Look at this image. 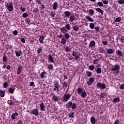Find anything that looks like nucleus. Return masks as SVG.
Wrapping results in <instances>:
<instances>
[{"label":"nucleus","mask_w":124,"mask_h":124,"mask_svg":"<svg viewBox=\"0 0 124 124\" xmlns=\"http://www.w3.org/2000/svg\"><path fill=\"white\" fill-rule=\"evenodd\" d=\"M40 77L42 78H46L47 77V73L46 72H44L41 73Z\"/></svg>","instance_id":"obj_13"},{"label":"nucleus","mask_w":124,"mask_h":124,"mask_svg":"<svg viewBox=\"0 0 124 124\" xmlns=\"http://www.w3.org/2000/svg\"><path fill=\"white\" fill-rule=\"evenodd\" d=\"M89 28L91 30H93L94 28V24H93V23H90Z\"/></svg>","instance_id":"obj_42"},{"label":"nucleus","mask_w":124,"mask_h":124,"mask_svg":"<svg viewBox=\"0 0 124 124\" xmlns=\"http://www.w3.org/2000/svg\"><path fill=\"white\" fill-rule=\"evenodd\" d=\"M28 16V14L27 13H24V14H23L22 16L23 18H27Z\"/></svg>","instance_id":"obj_54"},{"label":"nucleus","mask_w":124,"mask_h":124,"mask_svg":"<svg viewBox=\"0 0 124 124\" xmlns=\"http://www.w3.org/2000/svg\"><path fill=\"white\" fill-rule=\"evenodd\" d=\"M74 21H75V16H70L69 21H70V22H72Z\"/></svg>","instance_id":"obj_27"},{"label":"nucleus","mask_w":124,"mask_h":124,"mask_svg":"<svg viewBox=\"0 0 124 124\" xmlns=\"http://www.w3.org/2000/svg\"><path fill=\"white\" fill-rule=\"evenodd\" d=\"M64 36H65V38L66 40L69 39L70 37V36L69 34H68V33H65V34H64Z\"/></svg>","instance_id":"obj_34"},{"label":"nucleus","mask_w":124,"mask_h":124,"mask_svg":"<svg viewBox=\"0 0 124 124\" xmlns=\"http://www.w3.org/2000/svg\"><path fill=\"white\" fill-rule=\"evenodd\" d=\"M107 53L108 54H112L113 53V50L112 49L109 48L107 50Z\"/></svg>","instance_id":"obj_31"},{"label":"nucleus","mask_w":124,"mask_h":124,"mask_svg":"<svg viewBox=\"0 0 124 124\" xmlns=\"http://www.w3.org/2000/svg\"><path fill=\"white\" fill-rule=\"evenodd\" d=\"M98 62H99L98 60H97V59H95L93 61V63L94 64H98Z\"/></svg>","instance_id":"obj_49"},{"label":"nucleus","mask_w":124,"mask_h":124,"mask_svg":"<svg viewBox=\"0 0 124 124\" xmlns=\"http://www.w3.org/2000/svg\"><path fill=\"white\" fill-rule=\"evenodd\" d=\"M94 78H89V81L87 82V84L89 85H91L94 82Z\"/></svg>","instance_id":"obj_14"},{"label":"nucleus","mask_w":124,"mask_h":124,"mask_svg":"<svg viewBox=\"0 0 124 124\" xmlns=\"http://www.w3.org/2000/svg\"><path fill=\"white\" fill-rule=\"evenodd\" d=\"M3 62H7L8 61V59L6 57V55L4 54H3Z\"/></svg>","instance_id":"obj_35"},{"label":"nucleus","mask_w":124,"mask_h":124,"mask_svg":"<svg viewBox=\"0 0 124 124\" xmlns=\"http://www.w3.org/2000/svg\"><path fill=\"white\" fill-rule=\"evenodd\" d=\"M106 95V93H100V94L99 95V97L100 98H103L105 97Z\"/></svg>","instance_id":"obj_39"},{"label":"nucleus","mask_w":124,"mask_h":124,"mask_svg":"<svg viewBox=\"0 0 124 124\" xmlns=\"http://www.w3.org/2000/svg\"><path fill=\"white\" fill-rule=\"evenodd\" d=\"M66 39H65V38H62V39H61V44H62V45H64L66 43Z\"/></svg>","instance_id":"obj_32"},{"label":"nucleus","mask_w":124,"mask_h":124,"mask_svg":"<svg viewBox=\"0 0 124 124\" xmlns=\"http://www.w3.org/2000/svg\"><path fill=\"white\" fill-rule=\"evenodd\" d=\"M42 50V47H40V48L37 50V53L38 54H39L41 52V51Z\"/></svg>","instance_id":"obj_56"},{"label":"nucleus","mask_w":124,"mask_h":124,"mask_svg":"<svg viewBox=\"0 0 124 124\" xmlns=\"http://www.w3.org/2000/svg\"><path fill=\"white\" fill-rule=\"evenodd\" d=\"M97 5L99 6V7H103V3L101 1H98L97 2Z\"/></svg>","instance_id":"obj_43"},{"label":"nucleus","mask_w":124,"mask_h":124,"mask_svg":"<svg viewBox=\"0 0 124 124\" xmlns=\"http://www.w3.org/2000/svg\"><path fill=\"white\" fill-rule=\"evenodd\" d=\"M94 30H95V31L96 32H98L100 30V28H99V27H94Z\"/></svg>","instance_id":"obj_61"},{"label":"nucleus","mask_w":124,"mask_h":124,"mask_svg":"<svg viewBox=\"0 0 124 124\" xmlns=\"http://www.w3.org/2000/svg\"><path fill=\"white\" fill-rule=\"evenodd\" d=\"M86 75H87V77H91L93 75V73L90 71H86Z\"/></svg>","instance_id":"obj_38"},{"label":"nucleus","mask_w":124,"mask_h":124,"mask_svg":"<svg viewBox=\"0 0 124 124\" xmlns=\"http://www.w3.org/2000/svg\"><path fill=\"white\" fill-rule=\"evenodd\" d=\"M66 107L68 108H72V109L75 110L77 108V105L75 103H73L72 102L69 101V102L66 104Z\"/></svg>","instance_id":"obj_3"},{"label":"nucleus","mask_w":124,"mask_h":124,"mask_svg":"<svg viewBox=\"0 0 124 124\" xmlns=\"http://www.w3.org/2000/svg\"><path fill=\"white\" fill-rule=\"evenodd\" d=\"M72 28L73 30H74L75 31H78L79 30L78 25H77V24H75V25H74Z\"/></svg>","instance_id":"obj_20"},{"label":"nucleus","mask_w":124,"mask_h":124,"mask_svg":"<svg viewBox=\"0 0 124 124\" xmlns=\"http://www.w3.org/2000/svg\"><path fill=\"white\" fill-rule=\"evenodd\" d=\"M47 60H48V62L49 63H55V61H54V58L51 55H49L48 56V58L47 59Z\"/></svg>","instance_id":"obj_7"},{"label":"nucleus","mask_w":124,"mask_h":124,"mask_svg":"<svg viewBox=\"0 0 124 124\" xmlns=\"http://www.w3.org/2000/svg\"><path fill=\"white\" fill-rule=\"evenodd\" d=\"M64 14H65V17H70L71 14L70 13V12H68V11H66V12H64Z\"/></svg>","instance_id":"obj_23"},{"label":"nucleus","mask_w":124,"mask_h":124,"mask_svg":"<svg viewBox=\"0 0 124 124\" xmlns=\"http://www.w3.org/2000/svg\"><path fill=\"white\" fill-rule=\"evenodd\" d=\"M52 7L53 8V10H56L58 8V3L57 1L54 2L53 3V5H52Z\"/></svg>","instance_id":"obj_22"},{"label":"nucleus","mask_w":124,"mask_h":124,"mask_svg":"<svg viewBox=\"0 0 124 124\" xmlns=\"http://www.w3.org/2000/svg\"><path fill=\"white\" fill-rule=\"evenodd\" d=\"M25 22L27 24L29 25L31 23V20L30 19H27V18H26V20H25Z\"/></svg>","instance_id":"obj_55"},{"label":"nucleus","mask_w":124,"mask_h":124,"mask_svg":"<svg viewBox=\"0 0 124 124\" xmlns=\"http://www.w3.org/2000/svg\"><path fill=\"white\" fill-rule=\"evenodd\" d=\"M96 44V43L95 42V41H91L90 44H89V47H93L94 46H95Z\"/></svg>","instance_id":"obj_11"},{"label":"nucleus","mask_w":124,"mask_h":124,"mask_svg":"<svg viewBox=\"0 0 124 124\" xmlns=\"http://www.w3.org/2000/svg\"><path fill=\"white\" fill-rule=\"evenodd\" d=\"M69 117L71 118H74L75 117V114L74 113H72L69 114Z\"/></svg>","instance_id":"obj_47"},{"label":"nucleus","mask_w":124,"mask_h":124,"mask_svg":"<svg viewBox=\"0 0 124 124\" xmlns=\"http://www.w3.org/2000/svg\"><path fill=\"white\" fill-rule=\"evenodd\" d=\"M72 55H73V57H75L77 55V53L75 51H73L72 52Z\"/></svg>","instance_id":"obj_57"},{"label":"nucleus","mask_w":124,"mask_h":124,"mask_svg":"<svg viewBox=\"0 0 124 124\" xmlns=\"http://www.w3.org/2000/svg\"><path fill=\"white\" fill-rule=\"evenodd\" d=\"M5 5L6 7V9L10 12L14 10L13 3L12 1L6 2L5 3Z\"/></svg>","instance_id":"obj_2"},{"label":"nucleus","mask_w":124,"mask_h":124,"mask_svg":"<svg viewBox=\"0 0 124 124\" xmlns=\"http://www.w3.org/2000/svg\"><path fill=\"white\" fill-rule=\"evenodd\" d=\"M103 3L104 4L107 5V4H108V2L107 0H104L103 1Z\"/></svg>","instance_id":"obj_60"},{"label":"nucleus","mask_w":124,"mask_h":124,"mask_svg":"<svg viewBox=\"0 0 124 124\" xmlns=\"http://www.w3.org/2000/svg\"><path fill=\"white\" fill-rule=\"evenodd\" d=\"M23 6L20 7V10L21 12H24L25 11V9L24 8H22Z\"/></svg>","instance_id":"obj_59"},{"label":"nucleus","mask_w":124,"mask_h":124,"mask_svg":"<svg viewBox=\"0 0 124 124\" xmlns=\"http://www.w3.org/2000/svg\"><path fill=\"white\" fill-rule=\"evenodd\" d=\"M120 41L121 43H124V37H123L122 38H121V39H120Z\"/></svg>","instance_id":"obj_62"},{"label":"nucleus","mask_w":124,"mask_h":124,"mask_svg":"<svg viewBox=\"0 0 124 124\" xmlns=\"http://www.w3.org/2000/svg\"><path fill=\"white\" fill-rule=\"evenodd\" d=\"M71 97V95L70 94H65L64 95H63V97H62V100H63V102H68V100Z\"/></svg>","instance_id":"obj_4"},{"label":"nucleus","mask_w":124,"mask_h":124,"mask_svg":"<svg viewBox=\"0 0 124 124\" xmlns=\"http://www.w3.org/2000/svg\"><path fill=\"white\" fill-rule=\"evenodd\" d=\"M47 67L49 70H52L53 69V66L52 65V64H49Z\"/></svg>","instance_id":"obj_46"},{"label":"nucleus","mask_w":124,"mask_h":124,"mask_svg":"<svg viewBox=\"0 0 124 124\" xmlns=\"http://www.w3.org/2000/svg\"><path fill=\"white\" fill-rule=\"evenodd\" d=\"M79 58H80V55H77V56H76L75 57V59H76V60H78Z\"/></svg>","instance_id":"obj_58"},{"label":"nucleus","mask_w":124,"mask_h":124,"mask_svg":"<svg viewBox=\"0 0 124 124\" xmlns=\"http://www.w3.org/2000/svg\"><path fill=\"white\" fill-rule=\"evenodd\" d=\"M120 68L121 67L119 65H112L109 68V71L111 72H115L116 74H118L120 73Z\"/></svg>","instance_id":"obj_1"},{"label":"nucleus","mask_w":124,"mask_h":124,"mask_svg":"<svg viewBox=\"0 0 124 124\" xmlns=\"http://www.w3.org/2000/svg\"><path fill=\"white\" fill-rule=\"evenodd\" d=\"M18 115V113L17 112H15L12 115L11 119L13 120H16L17 118Z\"/></svg>","instance_id":"obj_12"},{"label":"nucleus","mask_w":124,"mask_h":124,"mask_svg":"<svg viewBox=\"0 0 124 124\" xmlns=\"http://www.w3.org/2000/svg\"><path fill=\"white\" fill-rule=\"evenodd\" d=\"M65 50H66V51H67V52H70V50H71V48H70V47L69 46H66V48H65Z\"/></svg>","instance_id":"obj_50"},{"label":"nucleus","mask_w":124,"mask_h":124,"mask_svg":"<svg viewBox=\"0 0 124 124\" xmlns=\"http://www.w3.org/2000/svg\"><path fill=\"white\" fill-rule=\"evenodd\" d=\"M30 113L37 117L39 114V110L37 108H35Z\"/></svg>","instance_id":"obj_8"},{"label":"nucleus","mask_w":124,"mask_h":124,"mask_svg":"<svg viewBox=\"0 0 124 124\" xmlns=\"http://www.w3.org/2000/svg\"><path fill=\"white\" fill-rule=\"evenodd\" d=\"M16 56L18 57H20L21 56L22 51L19 50H16L15 51Z\"/></svg>","instance_id":"obj_26"},{"label":"nucleus","mask_w":124,"mask_h":124,"mask_svg":"<svg viewBox=\"0 0 124 124\" xmlns=\"http://www.w3.org/2000/svg\"><path fill=\"white\" fill-rule=\"evenodd\" d=\"M65 28H66V29L67 30V31H70L71 27L70 26V25L68 24H66V25H65L64 26Z\"/></svg>","instance_id":"obj_30"},{"label":"nucleus","mask_w":124,"mask_h":124,"mask_svg":"<svg viewBox=\"0 0 124 124\" xmlns=\"http://www.w3.org/2000/svg\"><path fill=\"white\" fill-rule=\"evenodd\" d=\"M23 67L21 65H19L17 69V75H19L21 72L23 70Z\"/></svg>","instance_id":"obj_15"},{"label":"nucleus","mask_w":124,"mask_h":124,"mask_svg":"<svg viewBox=\"0 0 124 124\" xmlns=\"http://www.w3.org/2000/svg\"><path fill=\"white\" fill-rule=\"evenodd\" d=\"M120 101V98L119 97H117L113 100V102L114 103H117V102H119Z\"/></svg>","instance_id":"obj_25"},{"label":"nucleus","mask_w":124,"mask_h":124,"mask_svg":"<svg viewBox=\"0 0 124 124\" xmlns=\"http://www.w3.org/2000/svg\"><path fill=\"white\" fill-rule=\"evenodd\" d=\"M13 34L14 35H15V36H16L18 35V31H17V30H14V31H13Z\"/></svg>","instance_id":"obj_48"},{"label":"nucleus","mask_w":124,"mask_h":124,"mask_svg":"<svg viewBox=\"0 0 124 124\" xmlns=\"http://www.w3.org/2000/svg\"><path fill=\"white\" fill-rule=\"evenodd\" d=\"M46 106L44 104V103H42L40 105V110L42 111H46Z\"/></svg>","instance_id":"obj_9"},{"label":"nucleus","mask_w":124,"mask_h":124,"mask_svg":"<svg viewBox=\"0 0 124 124\" xmlns=\"http://www.w3.org/2000/svg\"><path fill=\"white\" fill-rule=\"evenodd\" d=\"M102 44L104 46H107L108 44L107 41H102Z\"/></svg>","instance_id":"obj_51"},{"label":"nucleus","mask_w":124,"mask_h":124,"mask_svg":"<svg viewBox=\"0 0 124 124\" xmlns=\"http://www.w3.org/2000/svg\"><path fill=\"white\" fill-rule=\"evenodd\" d=\"M59 97L56 95H52V101L57 102L59 100Z\"/></svg>","instance_id":"obj_10"},{"label":"nucleus","mask_w":124,"mask_h":124,"mask_svg":"<svg viewBox=\"0 0 124 124\" xmlns=\"http://www.w3.org/2000/svg\"><path fill=\"white\" fill-rule=\"evenodd\" d=\"M116 54L119 57L123 56L124 54L121 50H117L116 51Z\"/></svg>","instance_id":"obj_21"},{"label":"nucleus","mask_w":124,"mask_h":124,"mask_svg":"<svg viewBox=\"0 0 124 124\" xmlns=\"http://www.w3.org/2000/svg\"><path fill=\"white\" fill-rule=\"evenodd\" d=\"M82 97V98H85L87 96V93L85 91L83 92L80 95Z\"/></svg>","instance_id":"obj_37"},{"label":"nucleus","mask_w":124,"mask_h":124,"mask_svg":"<svg viewBox=\"0 0 124 124\" xmlns=\"http://www.w3.org/2000/svg\"><path fill=\"white\" fill-rule=\"evenodd\" d=\"M96 86L98 89H100L101 90H104L106 88V86L104 84H102L101 82H97Z\"/></svg>","instance_id":"obj_5"},{"label":"nucleus","mask_w":124,"mask_h":124,"mask_svg":"<svg viewBox=\"0 0 124 124\" xmlns=\"http://www.w3.org/2000/svg\"><path fill=\"white\" fill-rule=\"evenodd\" d=\"M5 95V92L3 90L0 91V95L1 97H4Z\"/></svg>","instance_id":"obj_29"},{"label":"nucleus","mask_w":124,"mask_h":124,"mask_svg":"<svg viewBox=\"0 0 124 124\" xmlns=\"http://www.w3.org/2000/svg\"><path fill=\"white\" fill-rule=\"evenodd\" d=\"M54 85V88H53V91H56V92H59L60 90H59V88L60 87V84L58 82H54V84H53Z\"/></svg>","instance_id":"obj_6"},{"label":"nucleus","mask_w":124,"mask_h":124,"mask_svg":"<svg viewBox=\"0 0 124 124\" xmlns=\"http://www.w3.org/2000/svg\"><path fill=\"white\" fill-rule=\"evenodd\" d=\"M44 39V36H40L39 39V41H40V42L41 44H43L44 43V41L43 40Z\"/></svg>","instance_id":"obj_33"},{"label":"nucleus","mask_w":124,"mask_h":124,"mask_svg":"<svg viewBox=\"0 0 124 124\" xmlns=\"http://www.w3.org/2000/svg\"><path fill=\"white\" fill-rule=\"evenodd\" d=\"M94 69V66L93 65H92L89 66L88 69L92 71Z\"/></svg>","instance_id":"obj_44"},{"label":"nucleus","mask_w":124,"mask_h":124,"mask_svg":"<svg viewBox=\"0 0 124 124\" xmlns=\"http://www.w3.org/2000/svg\"><path fill=\"white\" fill-rule=\"evenodd\" d=\"M117 2L118 4L123 5L124 4V0H118Z\"/></svg>","instance_id":"obj_40"},{"label":"nucleus","mask_w":124,"mask_h":124,"mask_svg":"<svg viewBox=\"0 0 124 124\" xmlns=\"http://www.w3.org/2000/svg\"><path fill=\"white\" fill-rule=\"evenodd\" d=\"M83 90L82 89L80 88H78V94H81L83 93Z\"/></svg>","instance_id":"obj_41"},{"label":"nucleus","mask_w":124,"mask_h":124,"mask_svg":"<svg viewBox=\"0 0 124 124\" xmlns=\"http://www.w3.org/2000/svg\"><path fill=\"white\" fill-rule=\"evenodd\" d=\"M122 20V17L121 16H118V17H116L115 19V23H118L120 22Z\"/></svg>","instance_id":"obj_28"},{"label":"nucleus","mask_w":124,"mask_h":124,"mask_svg":"<svg viewBox=\"0 0 124 124\" xmlns=\"http://www.w3.org/2000/svg\"><path fill=\"white\" fill-rule=\"evenodd\" d=\"M119 88L120 90H124V83L121 84L119 86Z\"/></svg>","instance_id":"obj_52"},{"label":"nucleus","mask_w":124,"mask_h":124,"mask_svg":"<svg viewBox=\"0 0 124 124\" xmlns=\"http://www.w3.org/2000/svg\"><path fill=\"white\" fill-rule=\"evenodd\" d=\"M90 121L92 124H95L96 119L94 117H92L90 119Z\"/></svg>","instance_id":"obj_24"},{"label":"nucleus","mask_w":124,"mask_h":124,"mask_svg":"<svg viewBox=\"0 0 124 124\" xmlns=\"http://www.w3.org/2000/svg\"><path fill=\"white\" fill-rule=\"evenodd\" d=\"M21 41L23 44L25 43V39H24V38H22V39H21Z\"/></svg>","instance_id":"obj_64"},{"label":"nucleus","mask_w":124,"mask_h":124,"mask_svg":"<svg viewBox=\"0 0 124 124\" xmlns=\"http://www.w3.org/2000/svg\"><path fill=\"white\" fill-rule=\"evenodd\" d=\"M60 31H61V32L62 33H66L67 32V30L65 27H62V28H61Z\"/></svg>","instance_id":"obj_19"},{"label":"nucleus","mask_w":124,"mask_h":124,"mask_svg":"<svg viewBox=\"0 0 124 124\" xmlns=\"http://www.w3.org/2000/svg\"><path fill=\"white\" fill-rule=\"evenodd\" d=\"M94 14V11L93 9H90L89 10V15L91 16H93Z\"/></svg>","instance_id":"obj_17"},{"label":"nucleus","mask_w":124,"mask_h":124,"mask_svg":"<svg viewBox=\"0 0 124 124\" xmlns=\"http://www.w3.org/2000/svg\"><path fill=\"white\" fill-rule=\"evenodd\" d=\"M85 18L89 22H93L94 21L93 18H92V17H91V16H85Z\"/></svg>","instance_id":"obj_16"},{"label":"nucleus","mask_w":124,"mask_h":124,"mask_svg":"<svg viewBox=\"0 0 124 124\" xmlns=\"http://www.w3.org/2000/svg\"><path fill=\"white\" fill-rule=\"evenodd\" d=\"M14 91H15V88L14 87H10V89H9V92L11 94H13L14 93Z\"/></svg>","instance_id":"obj_36"},{"label":"nucleus","mask_w":124,"mask_h":124,"mask_svg":"<svg viewBox=\"0 0 124 124\" xmlns=\"http://www.w3.org/2000/svg\"><path fill=\"white\" fill-rule=\"evenodd\" d=\"M95 11L100 13L102 16H104L103 11V10H101V9H100V8H97L96 9H95Z\"/></svg>","instance_id":"obj_18"},{"label":"nucleus","mask_w":124,"mask_h":124,"mask_svg":"<svg viewBox=\"0 0 124 124\" xmlns=\"http://www.w3.org/2000/svg\"><path fill=\"white\" fill-rule=\"evenodd\" d=\"M8 86V83L7 82H5L3 84V87L6 88Z\"/></svg>","instance_id":"obj_53"},{"label":"nucleus","mask_w":124,"mask_h":124,"mask_svg":"<svg viewBox=\"0 0 124 124\" xmlns=\"http://www.w3.org/2000/svg\"><path fill=\"white\" fill-rule=\"evenodd\" d=\"M114 124H120V122L119 120H116L114 122Z\"/></svg>","instance_id":"obj_63"},{"label":"nucleus","mask_w":124,"mask_h":124,"mask_svg":"<svg viewBox=\"0 0 124 124\" xmlns=\"http://www.w3.org/2000/svg\"><path fill=\"white\" fill-rule=\"evenodd\" d=\"M96 72L97 74H101L102 73V70H101V68H97L96 69Z\"/></svg>","instance_id":"obj_45"}]
</instances>
